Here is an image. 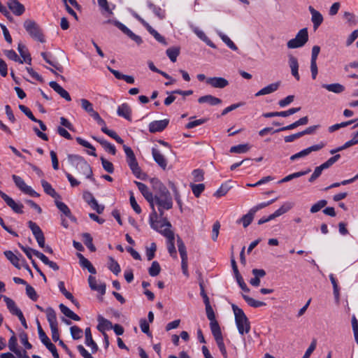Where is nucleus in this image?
Masks as SVG:
<instances>
[{"label": "nucleus", "mask_w": 358, "mask_h": 358, "mask_svg": "<svg viewBox=\"0 0 358 358\" xmlns=\"http://www.w3.org/2000/svg\"><path fill=\"white\" fill-rule=\"evenodd\" d=\"M154 195V206L157 205L159 211L158 218L164 216V210L173 208V199L166 187L157 178L150 180Z\"/></svg>", "instance_id": "obj_1"}, {"label": "nucleus", "mask_w": 358, "mask_h": 358, "mask_svg": "<svg viewBox=\"0 0 358 358\" xmlns=\"http://www.w3.org/2000/svg\"><path fill=\"white\" fill-rule=\"evenodd\" d=\"M68 161L71 169L77 174L84 175L88 178L92 176V169L83 157L76 155H69Z\"/></svg>", "instance_id": "obj_2"}, {"label": "nucleus", "mask_w": 358, "mask_h": 358, "mask_svg": "<svg viewBox=\"0 0 358 358\" xmlns=\"http://www.w3.org/2000/svg\"><path fill=\"white\" fill-rule=\"evenodd\" d=\"M136 186L138 187L139 191L141 192L144 198L149 203L150 208H152V213L150 215V223L152 228H157L155 226V222L158 218V214L154 208V195L152 192H151L148 186L143 182L135 181L134 182Z\"/></svg>", "instance_id": "obj_3"}, {"label": "nucleus", "mask_w": 358, "mask_h": 358, "mask_svg": "<svg viewBox=\"0 0 358 358\" xmlns=\"http://www.w3.org/2000/svg\"><path fill=\"white\" fill-rule=\"evenodd\" d=\"M231 308L234 313L235 322L238 332L241 335L248 334L250 330V324L247 316L244 313L243 310L236 305L232 304Z\"/></svg>", "instance_id": "obj_4"}, {"label": "nucleus", "mask_w": 358, "mask_h": 358, "mask_svg": "<svg viewBox=\"0 0 358 358\" xmlns=\"http://www.w3.org/2000/svg\"><path fill=\"white\" fill-rule=\"evenodd\" d=\"M123 149L127 155V162L133 174L138 179L144 180L146 175L141 172L135 155L131 148L124 145Z\"/></svg>", "instance_id": "obj_5"}, {"label": "nucleus", "mask_w": 358, "mask_h": 358, "mask_svg": "<svg viewBox=\"0 0 358 358\" xmlns=\"http://www.w3.org/2000/svg\"><path fill=\"white\" fill-rule=\"evenodd\" d=\"M24 27L32 39L42 43L45 42L43 30L35 21L27 19L24 22Z\"/></svg>", "instance_id": "obj_6"}, {"label": "nucleus", "mask_w": 358, "mask_h": 358, "mask_svg": "<svg viewBox=\"0 0 358 358\" xmlns=\"http://www.w3.org/2000/svg\"><path fill=\"white\" fill-rule=\"evenodd\" d=\"M162 220L158 221V218L155 222V226L157 228H153L159 233L166 237V240L172 239L175 237L173 231L171 230L172 225L171 222L166 217H160Z\"/></svg>", "instance_id": "obj_7"}, {"label": "nucleus", "mask_w": 358, "mask_h": 358, "mask_svg": "<svg viewBox=\"0 0 358 358\" xmlns=\"http://www.w3.org/2000/svg\"><path fill=\"white\" fill-rule=\"evenodd\" d=\"M308 41V29L307 28H303L296 34L294 38H292L287 42V45L289 49L298 48L303 46Z\"/></svg>", "instance_id": "obj_8"}, {"label": "nucleus", "mask_w": 358, "mask_h": 358, "mask_svg": "<svg viewBox=\"0 0 358 358\" xmlns=\"http://www.w3.org/2000/svg\"><path fill=\"white\" fill-rule=\"evenodd\" d=\"M177 245L178 248V251L181 257V267L182 270V273L185 275L187 277L189 276L188 273V263H187V253L185 245L184 242L182 241V238L177 236Z\"/></svg>", "instance_id": "obj_9"}, {"label": "nucleus", "mask_w": 358, "mask_h": 358, "mask_svg": "<svg viewBox=\"0 0 358 358\" xmlns=\"http://www.w3.org/2000/svg\"><path fill=\"white\" fill-rule=\"evenodd\" d=\"M293 207V203H285L280 208L276 210L273 213L271 214L267 217H262L258 221V224H262L267 222H269L275 218L282 215V214L289 211Z\"/></svg>", "instance_id": "obj_10"}, {"label": "nucleus", "mask_w": 358, "mask_h": 358, "mask_svg": "<svg viewBox=\"0 0 358 358\" xmlns=\"http://www.w3.org/2000/svg\"><path fill=\"white\" fill-rule=\"evenodd\" d=\"M215 327H214V329L211 330L212 334L214 336L216 343H217L221 353L222 354L223 357L224 358H227V350H226V348H225V345L224 343L223 337H222L220 327H219V328H215Z\"/></svg>", "instance_id": "obj_11"}, {"label": "nucleus", "mask_w": 358, "mask_h": 358, "mask_svg": "<svg viewBox=\"0 0 358 358\" xmlns=\"http://www.w3.org/2000/svg\"><path fill=\"white\" fill-rule=\"evenodd\" d=\"M0 196L15 213H21L22 212L21 205L15 202L11 197L8 196L1 190H0Z\"/></svg>", "instance_id": "obj_12"}, {"label": "nucleus", "mask_w": 358, "mask_h": 358, "mask_svg": "<svg viewBox=\"0 0 358 358\" xmlns=\"http://www.w3.org/2000/svg\"><path fill=\"white\" fill-rule=\"evenodd\" d=\"M3 299L6 303L7 308L9 311L15 315H17L19 320L22 322V313L19 308L16 306L15 301L6 296H3Z\"/></svg>", "instance_id": "obj_13"}, {"label": "nucleus", "mask_w": 358, "mask_h": 358, "mask_svg": "<svg viewBox=\"0 0 358 358\" xmlns=\"http://www.w3.org/2000/svg\"><path fill=\"white\" fill-rule=\"evenodd\" d=\"M168 120H156L150 123L149 131L151 133L160 132L163 131L168 125Z\"/></svg>", "instance_id": "obj_14"}, {"label": "nucleus", "mask_w": 358, "mask_h": 358, "mask_svg": "<svg viewBox=\"0 0 358 358\" xmlns=\"http://www.w3.org/2000/svg\"><path fill=\"white\" fill-rule=\"evenodd\" d=\"M206 83L215 88H224L229 85L228 80L222 77L208 78Z\"/></svg>", "instance_id": "obj_15"}, {"label": "nucleus", "mask_w": 358, "mask_h": 358, "mask_svg": "<svg viewBox=\"0 0 358 358\" xmlns=\"http://www.w3.org/2000/svg\"><path fill=\"white\" fill-rule=\"evenodd\" d=\"M289 66L291 69L292 75L296 78V80H299L300 76L299 74V62L296 57L292 55L288 56Z\"/></svg>", "instance_id": "obj_16"}, {"label": "nucleus", "mask_w": 358, "mask_h": 358, "mask_svg": "<svg viewBox=\"0 0 358 358\" xmlns=\"http://www.w3.org/2000/svg\"><path fill=\"white\" fill-rule=\"evenodd\" d=\"M49 85L51 88H52L58 94L60 95L61 97L67 101H71V96L69 92L64 90L62 86H60L55 81H50L49 83Z\"/></svg>", "instance_id": "obj_17"}, {"label": "nucleus", "mask_w": 358, "mask_h": 358, "mask_svg": "<svg viewBox=\"0 0 358 358\" xmlns=\"http://www.w3.org/2000/svg\"><path fill=\"white\" fill-rule=\"evenodd\" d=\"M152 157L155 162L164 170L166 169L167 166V160L165 158L164 155L161 153V152L156 149L152 148Z\"/></svg>", "instance_id": "obj_18"}, {"label": "nucleus", "mask_w": 358, "mask_h": 358, "mask_svg": "<svg viewBox=\"0 0 358 358\" xmlns=\"http://www.w3.org/2000/svg\"><path fill=\"white\" fill-rule=\"evenodd\" d=\"M300 109H301L300 107L292 108L286 111L266 113H264L262 115L264 117H277V116L287 117L289 115H291L292 114L297 113L298 111L300 110Z\"/></svg>", "instance_id": "obj_19"}, {"label": "nucleus", "mask_w": 358, "mask_h": 358, "mask_svg": "<svg viewBox=\"0 0 358 358\" xmlns=\"http://www.w3.org/2000/svg\"><path fill=\"white\" fill-rule=\"evenodd\" d=\"M280 84H281L280 81H278L276 83H271V84L264 87V88L260 90L259 92H257L255 94V96H260L271 94L278 90Z\"/></svg>", "instance_id": "obj_20"}, {"label": "nucleus", "mask_w": 358, "mask_h": 358, "mask_svg": "<svg viewBox=\"0 0 358 358\" xmlns=\"http://www.w3.org/2000/svg\"><path fill=\"white\" fill-rule=\"evenodd\" d=\"M88 282L90 287L92 290L97 291L101 295H103L106 293V285L104 283L98 285L95 277L90 275L88 278Z\"/></svg>", "instance_id": "obj_21"}, {"label": "nucleus", "mask_w": 358, "mask_h": 358, "mask_svg": "<svg viewBox=\"0 0 358 358\" xmlns=\"http://www.w3.org/2000/svg\"><path fill=\"white\" fill-rule=\"evenodd\" d=\"M117 113L119 116L123 117L127 120H131V109L127 103H122L119 106Z\"/></svg>", "instance_id": "obj_22"}, {"label": "nucleus", "mask_w": 358, "mask_h": 358, "mask_svg": "<svg viewBox=\"0 0 358 358\" xmlns=\"http://www.w3.org/2000/svg\"><path fill=\"white\" fill-rule=\"evenodd\" d=\"M85 335L86 345L89 347H91L92 353L96 352L98 350V346L92 338L90 328L88 327L85 329Z\"/></svg>", "instance_id": "obj_23"}, {"label": "nucleus", "mask_w": 358, "mask_h": 358, "mask_svg": "<svg viewBox=\"0 0 358 358\" xmlns=\"http://www.w3.org/2000/svg\"><path fill=\"white\" fill-rule=\"evenodd\" d=\"M206 315L208 319L210 320V330L214 329V327L219 328L220 325L217 321L215 320V316L213 308L210 305L206 306Z\"/></svg>", "instance_id": "obj_24"}, {"label": "nucleus", "mask_w": 358, "mask_h": 358, "mask_svg": "<svg viewBox=\"0 0 358 358\" xmlns=\"http://www.w3.org/2000/svg\"><path fill=\"white\" fill-rule=\"evenodd\" d=\"M77 255L79 259L80 264L81 265V266H83L85 268H87L90 273L95 274L96 272V269L92 266L91 262L87 259H86L82 254L78 253Z\"/></svg>", "instance_id": "obj_25"}, {"label": "nucleus", "mask_w": 358, "mask_h": 358, "mask_svg": "<svg viewBox=\"0 0 358 358\" xmlns=\"http://www.w3.org/2000/svg\"><path fill=\"white\" fill-rule=\"evenodd\" d=\"M322 87L336 94L342 93L345 89V87L340 83L322 84Z\"/></svg>", "instance_id": "obj_26"}, {"label": "nucleus", "mask_w": 358, "mask_h": 358, "mask_svg": "<svg viewBox=\"0 0 358 358\" xmlns=\"http://www.w3.org/2000/svg\"><path fill=\"white\" fill-rule=\"evenodd\" d=\"M198 102L199 103H208L210 106H215V105H218V104L221 103L222 100L219 98H217L215 96H213L209 94V95H205V96H201L200 98H199Z\"/></svg>", "instance_id": "obj_27"}, {"label": "nucleus", "mask_w": 358, "mask_h": 358, "mask_svg": "<svg viewBox=\"0 0 358 358\" xmlns=\"http://www.w3.org/2000/svg\"><path fill=\"white\" fill-rule=\"evenodd\" d=\"M38 336H39L40 340L43 343V344L48 350L50 348H52V347H54L55 345L50 342L49 338L47 336V335L43 330V329L39 323H38Z\"/></svg>", "instance_id": "obj_28"}, {"label": "nucleus", "mask_w": 358, "mask_h": 358, "mask_svg": "<svg viewBox=\"0 0 358 358\" xmlns=\"http://www.w3.org/2000/svg\"><path fill=\"white\" fill-rule=\"evenodd\" d=\"M41 185L43 188L44 192L52 196V198L57 199L59 198V195L55 192V189L52 188V185L45 180H41Z\"/></svg>", "instance_id": "obj_29"}, {"label": "nucleus", "mask_w": 358, "mask_h": 358, "mask_svg": "<svg viewBox=\"0 0 358 358\" xmlns=\"http://www.w3.org/2000/svg\"><path fill=\"white\" fill-rule=\"evenodd\" d=\"M97 320L99 322V324L97 326V329L100 331L103 332L106 329H110L113 328V324H112L111 322H110L107 319H105L101 315H99L98 316Z\"/></svg>", "instance_id": "obj_30"}, {"label": "nucleus", "mask_w": 358, "mask_h": 358, "mask_svg": "<svg viewBox=\"0 0 358 358\" xmlns=\"http://www.w3.org/2000/svg\"><path fill=\"white\" fill-rule=\"evenodd\" d=\"M45 313L50 327L58 326L56 313L54 309L49 307L45 309Z\"/></svg>", "instance_id": "obj_31"}, {"label": "nucleus", "mask_w": 358, "mask_h": 358, "mask_svg": "<svg viewBox=\"0 0 358 358\" xmlns=\"http://www.w3.org/2000/svg\"><path fill=\"white\" fill-rule=\"evenodd\" d=\"M93 138L99 142L107 152H110L113 155H115L116 149L113 145L110 144L104 139L99 138L94 136H93Z\"/></svg>", "instance_id": "obj_32"}, {"label": "nucleus", "mask_w": 358, "mask_h": 358, "mask_svg": "<svg viewBox=\"0 0 358 358\" xmlns=\"http://www.w3.org/2000/svg\"><path fill=\"white\" fill-rule=\"evenodd\" d=\"M6 257L10 261V262L17 268H20V259L10 250H6L4 252Z\"/></svg>", "instance_id": "obj_33"}, {"label": "nucleus", "mask_w": 358, "mask_h": 358, "mask_svg": "<svg viewBox=\"0 0 358 358\" xmlns=\"http://www.w3.org/2000/svg\"><path fill=\"white\" fill-rule=\"evenodd\" d=\"M8 5L15 14L20 15L22 13V6L17 0H8Z\"/></svg>", "instance_id": "obj_34"}, {"label": "nucleus", "mask_w": 358, "mask_h": 358, "mask_svg": "<svg viewBox=\"0 0 358 358\" xmlns=\"http://www.w3.org/2000/svg\"><path fill=\"white\" fill-rule=\"evenodd\" d=\"M142 22L147 28L148 31L150 32V34H152L155 38L159 41V43H162L164 45H166V42L165 38L162 36L156 30H155L150 24L142 20Z\"/></svg>", "instance_id": "obj_35"}, {"label": "nucleus", "mask_w": 358, "mask_h": 358, "mask_svg": "<svg viewBox=\"0 0 358 358\" xmlns=\"http://www.w3.org/2000/svg\"><path fill=\"white\" fill-rule=\"evenodd\" d=\"M242 296L244 299V300L247 302V303L251 307L259 308L261 306H266V303H264L263 301L255 300V299H253L246 294H243Z\"/></svg>", "instance_id": "obj_36"}, {"label": "nucleus", "mask_w": 358, "mask_h": 358, "mask_svg": "<svg viewBox=\"0 0 358 358\" xmlns=\"http://www.w3.org/2000/svg\"><path fill=\"white\" fill-rule=\"evenodd\" d=\"M10 331L13 334H14L12 330H10ZM17 338L15 336V334H13V336L10 338L8 341V348L10 350V351L13 352L15 355L20 357L22 355L20 351L17 349Z\"/></svg>", "instance_id": "obj_37"}, {"label": "nucleus", "mask_w": 358, "mask_h": 358, "mask_svg": "<svg viewBox=\"0 0 358 358\" xmlns=\"http://www.w3.org/2000/svg\"><path fill=\"white\" fill-rule=\"evenodd\" d=\"M108 268L116 275H117L121 269L119 264L116 260H115L114 258L112 257H108Z\"/></svg>", "instance_id": "obj_38"}, {"label": "nucleus", "mask_w": 358, "mask_h": 358, "mask_svg": "<svg viewBox=\"0 0 358 358\" xmlns=\"http://www.w3.org/2000/svg\"><path fill=\"white\" fill-rule=\"evenodd\" d=\"M24 285H25V290L27 295L33 301H36L38 299V295L36 293V290L33 287H31L30 285L27 284L24 280Z\"/></svg>", "instance_id": "obj_39"}, {"label": "nucleus", "mask_w": 358, "mask_h": 358, "mask_svg": "<svg viewBox=\"0 0 358 358\" xmlns=\"http://www.w3.org/2000/svg\"><path fill=\"white\" fill-rule=\"evenodd\" d=\"M255 215V213H253L251 210H250L246 215H243L241 217L240 222L243 223V227L246 228L250 224V223L252 222L254 219Z\"/></svg>", "instance_id": "obj_40"}, {"label": "nucleus", "mask_w": 358, "mask_h": 358, "mask_svg": "<svg viewBox=\"0 0 358 358\" xmlns=\"http://www.w3.org/2000/svg\"><path fill=\"white\" fill-rule=\"evenodd\" d=\"M41 56L48 64L53 66L56 70L60 72L63 71V67L58 62L51 60L46 52H41Z\"/></svg>", "instance_id": "obj_41"}, {"label": "nucleus", "mask_w": 358, "mask_h": 358, "mask_svg": "<svg viewBox=\"0 0 358 358\" xmlns=\"http://www.w3.org/2000/svg\"><path fill=\"white\" fill-rule=\"evenodd\" d=\"M250 150V147L248 144H240L238 145L232 146L230 148L231 153H245Z\"/></svg>", "instance_id": "obj_42"}, {"label": "nucleus", "mask_w": 358, "mask_h": 358, "mask_svg": "<svg viewBox=\"0 0 358 358\" xmlns=\"http://www.w3.org/2000/svg\"><path fill=\"white\" fill-rule=\"evenodd\" d=\"M83 238L85 245L91 252H94L96 250V248L92 243V237L91 235L88 233H85L83 234Z\"/></svg>", "instance_id": "obj_43"}, {"label": "nucleus", "mask_w": 358, "mask_h": 358, "mask_svg": "<svg viewBox=\"0 0 358 358\" xmlns=\"http://www.w3.org/2000/svg\"><path fill=\"white\" fill-rule=\"evenodd\" d=\"M167 249L170 255L176 259L177 258V251L175 247V237L172 239L167 240Z\"/></svg>", "instance_id": "obj_44"}, {"label": "nucleus", "mask_w": 358, "mask_h": 358, "mask_svg": "<svg viewBox=\"0 0 358 358\" xmlns=\"http://www.w3.org/2000/svg\"><path fill=\"white\" fill-rule=\"evenodd\" d=\"M166 55L171 62H175L176 61L177 57L180 54V48H170L166 50Z\"/></svg>", "instance_id": "obj_45"}, {"label": "nucleus", "mask_w": 358, "mask_h": 358, "mask_svg": "<svg viewBox=\"0 0 358 358\" xmlns=\"http://www.w3.org/2000/svg\"><path fill=\"white\" fill-rule=\"evenodd\" d=\"M161 271V267L159 264L157 262H153L151 264V266L148 269L149 274L152 276H157L159 274Z\"/></svg>", "instance_id": "obj_46"}, {"label": "nucleus", "mask_w": 358, "mask_h": 358, "mask_svg": "<svg viewBox=\"0 0 358 358\" xmlns=\"http://www.w3.org/2000/svg\"><path fill=\"white\" fill-rule=\"evenodd\" d=\"M28 225H29V227L30 228V229L31 230V232L34 234L35 238H36V236H41V234H43L42 230L41 229V228L36 223H35L32 221H29Z\"/></svg>", "instance_id": "obj_47"}, {"label": "nucleus", "mask_w": 358, "mask_h": 358, "mask_svg": "<svg viewBox=\"0 0 358 358\" xmlns=\"http://www.w3.org/2000/svg\"><path fill=\"white\" fill-rule=\"evenodd\" d=\"M190 187L192 188L193 194L197 198L200 196L201 194L203 192L205 189V185L203 183L197 185L192 184Z\"/></svg>", "instance_id": "obj_48"}, {"label": "nucleus", "mask_w": 358, "mask_h": 358, "mask_svg": "<svg viewBox=\"0 0 358 358\" xmlns=\"http://www.w3.org/2000/svg\"><path fill=\"white\" fill-rule=\"evenodd\" d=\"M327 204V201L322 199L319 201L318 202L313 204L310 208V213H315L320 211L322 208H323Z\"/></svg>", "instance_id": "obj_49"}, {"label": "nucleus", "mask_w": 358, "mask_h": 358, "mask_svg": "<svg viewBox=\"0 0 358 358\" xmlns=\"http://www.w3.org/2000/svg\"><path fill=\"white\" fill-rule=\"evenodd\" d=\"M322 21L323 17L318 11L315 12L312 15V22L313 23V27L315 29H317L322 24Z\"/></svg>", "instance_id": "obj_50"}, {"label": "nucleus", "mask_w": 358, "mask_h": 358, "mask_svg": "<svg viewBox=\"0 0 358 358\" xmlns=\"http://www.w3.org/2000/svg\"><path fill=\"white\" fill-rule=\"evenodd\" d=\"M81 108L87 113L90 114L94 111L92 103L86 99H80Z\"/></svg>", "instance_id": "obj_51"}, {"label": "nucleus", "mask_w": 358, "mask_h": 358, "mask_svg": "<svg viewBox=\"0 0 358 358\" xmlns=\"http://www.w3.org/2000/svg\"><path fill=\"white\" fill-rule=\"evenodd\" d=\"M55 204L57 207L62 211L66 216L70 217L71 213L69 207L63 202L59 201L57 200L55 201Z\"/></svg>", "instance_id": "obj_52"}, {"label": "nucleus", "mask_w": 358, "mask_h": 358, "mask_svg": "<svg viewBox=\"0 0 358 358\" xmlns=\"http://www.w3.org/2000/svg\"><path fill=\"white\" fill-rule=\"evenodd\" d=\"M26 70L31 79H33L34 80L38 81L40 83H43V81H44L43 78L37 72H36L32 68L27 67Z\"/></svg>", "instance_id": "obj_53"}, {"label": "nucleus", "mask_w": 358, "mask_h": 358, "mask_svg": "<svg viewBox=\"0 0 358 358\" xmlns=\"http://www.w3.org/2000/svg\"><path fill=\"white\" fill-rule=\"evenodd\" d=\"M129 194H130L129 201H130V204H131V208L137 214H140L141 213V208L139 206V205L137 203L136 199L134 196V193L132 192H130Z\"/></svg>", "instance_id": "obj_54"}, {"label": "nucleus", "mask_w": 358, "mask_h": 358, "mask_svg": "<svg viewBox=\"0 0 358 358\" xmlns=\"http://www.w3.org/2000/svg\"><path fill=\"white\" fill-rule=\"evenodd\" d=\"M5 55L10 60L15 62H19L20 63H22V61L20 59L17 53L13 50H5L3 51Z\"/></svg>", "instance_id": "obj_55"}, {"label": "nucleus", "mask_w": 358, "mask_h": 358, "mask_svg": "<svg viewBox=\"0 0 358 358\" xmlns=\"http://www.w3.org/2000/svg\"><path fill=\"white\" fill-rule=\"evenodd\" d=\"M101 161L103 169L109 173H113L114 171L113 164L103 157H101Z\"/></svg>", "instance_id": "obj_56"}, {"label": "nucleus", "mask_w": 358, "mask_h": 358, "mask_svg": "<svg viewBox=\"0 0 358 358\" xmlns=\"http://www.w3.org/2000/svg\"><path fill=\"white\" fill-rule=\"evenodd\" d=\"M70 331L73 338L75 340L80 338L83 336V330L77 326L71 327Z\"/></svg>", "instance_id": "obj_57"}, {"label": "nucleus", "mask_w": 358, "mask_h": 358, "mask_svg": "<svg viewBox=\"0 0 358 358\" xmlns=\"http://www.w3.org/2000/svg\"><path fill=\"white\" fill-rule=\"evenodd\" d=\"M219 36H220L222 40L227 45V46L230 48L231 50H236L238 49L237 46L227 36L222 33H219Z\"/></svg>", "instance_id": "obj_58"}, {"label": "nucleus", "mask_w": 358, "mask_h": 358, "mask_svg": "<svg viewBox=\"0 0 358 358\" xmlns=\"http://www.w3.org/2000/svg\"><path fill=\"white\" fill-rule=\"evenodd\" d=\"M278 199V198H275L273 199H271V201H268L267 202H265V203H259L254 207H252L250 210L256 213L258 210L271 205V203H273V202H275L276 200Z\"/></svg>", "instance_id": "obj_59"}, {"label": "nucleus", "mask_w": 358, "mask_h": 358, "mask_svg": "<svg viewBox=\"0 0 358 358\" xmlns=\"http://www.w3.org/2000/svg\"><path fill=\"white\" fill-rule=\"evenodd\" d=\"M344 17L347 20L350 25H356L357 24V18L356 16L350 12H345Z\"/></svg>", "instance_id": "obj_60"}, {"label": "nucleus", "mask_w": 358, "mask_h": 358, "mask_svg": "<svg viewBox=\"0 0 358 358\" xmlns=\"http://www.w3.org/2000/svg\"><path fill=\"white\" fill-rule=\"evenodd\" d=\"M230 187H229L227 184H223L220 186V187L215 192L214 195L216 197H220L222 196L225 195L228 191L229 190Z\"/></svg>", "instance_id": "obj_61"}, {"label": "nucleus", "mask_w": 358, "mask_h": 358, "mask_svg": "<svg viewBox=\"0 0 358 358\" xmlns=\"http://www.w3.org/2000/svg\"><path fill=\"white\" fill-rule=\"evenodd\" d=\"M203 175H204V172L201 169H195L192 171V176L194 177V180L196 182L203 181L204 179Z\"/></svg>", "instance_id": "obj_62"}, {"label": "nucleus", "mask_w": 358, "mask_h": 358, "mask_svg": "<svg viewBox=\"0 0 358 358\" xmlns=\"http://www.w3.org/2000/svg\"><path fill=\"white\" fill-rule=\"evenodd\" d=\"M157 250V245L155 243H152L150 245V248H148L146 251V256L148 260H152L155 257V252Z\"/></svg>", "instance_id": "obj_63"}, {"label": "nucleus", "mask_w": 358, "mask_h": 358, "mask_svg": "<svg viewBox=\"0 0 358 358\" xmlns=\"http://www.w3.org/2000/svg\"><path fill=\"white\" fill-rule=\"evenodd\" d=\"M322 171L323 170L320 168V166H317L315 169L314 172L313 173V174L309 178L308 181L310 182H313L317 178H318L321 176Z\"/></svg>", "instance_id": "obj_64"}]
</instances>
